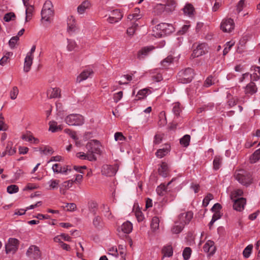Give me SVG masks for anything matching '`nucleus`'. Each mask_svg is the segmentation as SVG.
<instances>
[{
    "label": "nucleus",
    "mask_w": 260,
    "mask_h": 260,
    "mask_svg": "<svg viewBox=\"0 0 260 260\" xmlns=\"http://www.w3.org/2000/svg\"><path fill=\"white\" fill-rule=\"evenodd\" d=\"M179 81L182 83H187L191 81L193 78V71L191 68H187L182 70L178 74Z\"/></svg>",
    "instance_id": "6"
},
{
    "label": "nucleus",
    "mask_w": 260,
    "mask_h": 260,
    "mask_svg": "<svg viewBox=\"0 0 260 260\" xmlns=\"http://www.w3.org/2000/svg\"><path fill=\"white\" fill-rule=\"evenodd\" d=\"M203 250L205 252L208 253L209 255L214 254L216 251L214 242L211 240H208L203 246Z\"/></svg>",
    "instance_id": "19"
},
{
    "label": "nucleus",
    "mask_w": 260,
    "mask_h": 260,
    "mask_svg": "<svg viewBox=\"0 0 260 260\" xmlns=\"http://www.w3.org/2000/svg\"><path fill=\"white\" fill-rule=\"evenodd\" d=\"M175 179H173L171 181L169 182L166 185L164 183L161 184L156 188V192L159 196H163L168 191V186L171 184Z\"/></svg>",
    "instance_id": "26"
},
{
    "label": "nucleus",
    "mask_w": 260,
    "mask_h": 260,
    "mask_svg": "<svg viewBox=\"0 0 260 260\" xmlns=\"http://www.w3.org/2000/svg\"><path fill=\"white\" fill-rule=\"evenodd\" d=\"M193 217V213L191 211H187L180 214L178 217V221L180 224L184 226L189 223Z\"/></svg>",
    "instance_id": "11"
},
{
    "label": "nucleus",
    "mask_w": 260,
    "mask_h": 260,
    "mask_svg": "<svg viewBox=\"0 0 260 260\" xmlns=\"http://www.w3.org/2000/svg\"><path fill=\"white\" fill-rule=\"evenodd\" d=\"M101 209L105 217L109 220H112L114 219V216L112 215L110 208L107 205L105 204H102Z\"/></svg>",
    "instance_id": "27"
},
{
    "label": "nucleus",
    "mask_w": 260,
    "mask_h": 260,
    "mask_svg": "<svg viewBox=\"0 0 260 260\" xmlns=\"http://www.w3.org/2000/svg\"><path fill=\"white\" fill-rule=\"evenodd\" d=\"M159 221L158 217L156 216H154L152 218L150 226L153 232H156L158 230Z\"/></svg>",
    "instance_id": "35"
},
{
    "label": "nucleus",
    "mask_w": 260,
    "mask_h": 260,
    "mask_svg": "<svg viewBox=\"0 0 260 260\" xmlns=\"http://www.w3.org/2000/svg\"><path fill=\"white\" fill-rule=\"evenodd\" d=\"M243 194V191L241 189H237L232 192L231 194V200H236V198L241 197Z\"/></svg>",
    "instance_id": "48"
},
{
    "label": "nucleus",
    "mask_w": 260,
    "mask_h": 260,
    "mask_svg": "<svg viewBox=\"0 0 260 260\" xmlns=\"http://www.w3.org/2000/svg\"><path fill=\"white\" fill-rule=\"evenodd\" d=\"M234 202L233 208L237 211H241L246 205V199L244 198H239L236 200H232Z\"/></svg>",
    "instance_id": "17"
},
{
    "label": "nucleus",
    "mask_w": 260,
    "mask_h": 260,
    "mask_svg": "<svg viewBox=\"0 0 260 260\" xmlns=\"http://www.w3.org/2000/svg\"><path fill=\"white\" fill-rule=\"evenodd\" d=\"M140 10L138 8H136L134 13L129 14L127 16V19L132 21V26L128 27L127 29V34L129 36H132L134 34L136 30L138 27L139 23L138 22V20L141 18L142 15L140 14Z\"/></svg>",
    "instance_id": "1"
},
{
    "label": "nucleus",
    "mask_w": 260,
    "mask_h": 260,
    "mask_svg": "<svg viewBox=\"0 0 260 260\" xmlns=\"http://www.w3.org/2000/svg\"><path fill=\"white\" fill-rule=\"evenodd\" d=\"M26 7V10H25V13H26V17H25V21H28V20H30L31 19L32 12L34 11V7L30 5V6H27Z\"/></svg>",
    "instance_id": "47"
},
{
    "label": "nucleus",
    "mask_w": 260,
    "mask_h": 260,
    "mask_svg": "<svg viewBox=\"0 0 260 260\" xmlns=\"http://www.w3.org/2000/svg\"><path fill=\"white\" fill-rule=\"evenodd\" d=\"M12 55V52H7L0 59V64L2 66H5L10 60V58Z\"/></svg>",
    "instance_id": "43"
},
{
    "label": "nucleus",
    "mask_w": 260,
    "mask_h": 260,
    "mask_svg": "<svg viewBox=\"0 0 260 260\" xmlns=\"http://www.w3.org/2000/svg\"><path fill=\"white\" fill-rule=\"evenodd\" d=\"M163 138V136L162 134H157L155 135L154 140H153V143L154 144L157 145L160 143L162 141V139Z\"/></svg>",
    "instance_id": "63"
},
{
    "label": "nucleus",
    "mask_w": 260,
    "mask_h": 260,
    "mask_svg": "<svg viewBox=\"0 0 260 260\" xmlns=\"http://www.w3.org/2000/svg\"><path fill=\"white\" fill-rule=\"evenodd\" d=\"M65 121L69 125L79 126L84 123V119L81 115L72 114L66 117Z\"/></svg>",
    "instance_id": "5"
},
{
    "label": "nucleus",
    "mask_w": 260,
    "mask_h": 260,
    "mask_svg": "<svg viewBox=\"0 0 260 260\" xmlns=\"http://www.w3.org/2000/svg\"><path fill=\"white\" fill-rule=\"evenodd\" d=\"M19 40L18 36H15L12 37L9 42V44L10 47L11 48H14L15 47V45Z\"/></svg>",
    "instance_id": "62"
},
{
    "label": "nucleus",
    "mask_w": 260,
    "mask_h": 260,
    "mask_svg": "<svg viewBox=\"0 0 260 260\" xmlns=\"http://www.w3.org/2000/svg\"><path fill=\"white\" fill-rule=\"evenodd\" d=\"M234 45V43L230 41L226 43L225 47L223 51V55H225L231 50V47Z\"/></svg>",
    "instance_id": "61"
},
{
    "label": "nucleus",
    "mask_w": 260,
    "mask_h": 260,
    "mask_svg": "<svg viewBox=\"0 0 260 260\" xmlns=\"http://www.w3.org/2000/svg\"><path fill=\"white\" fill-rule=\"evenodd\" d=\"M221 29L225 32H231L235 28L234 20L230 18L223 19L220 24Z\"/></svg>",
    "instance_id": "9"
},
{
    "label": "nucleus",
    "mask_w": 260,
    "mask_h": 260,
    "mask_svg": "<svg viewBox=\"0 0 260 260\" xmlns=\"http://www.w3.org/2000/svg\"><path fill=\"white\" fill-rule=\"evenodd\" d=\"M52 169L54 173L67 174L68 172H71V169L69 166L62 167L60 164H55L53 165Z\"/></svg>",
    "instance_id": "16"
},
{
    "label": "nucleus",
    "mask_w": 260,
    "mask_h": 260,
    "mask_svg": "<svg viewBox=\"0 0 260 260\" xmlns=\"http://www.w3.org/2000/svg\"><path fill=\"white\" fill-rule=\"evenodd\" d=\"M59 183V180L56 179H51L48 182L50 188L52 189L57 188Z\"/></svg>",
    "instance_id": "57"
},
{
    "label": "nucleus",
    "mask_w": 260,
    "mask_h": 260,
    "mask_svg": "<svg viewBox=\"0 0 260 260\" xmlns=\"http://www.w3.org/2000/svg\"><path fill=\"white\" fill-rule=\"evenodd\" d=\"M19 92V90L17 87L14 86L10 91V95L12 100H15L16 99L17 95Z\"/></svg>",
    "instance_id": "58"
},
{
    "label": "nucleus",
    "mask_w": 260,
    "mask_h": 260,
    "mask_svg": "<svg viewBox=\"0 0 260 260\" xmlns=\"http://www.w3.org/2000/svg\"><path fill=\"white\" fill-rule=\"evenodd\" d=\"M168 167L167 163L163 162L158 169V173L162 177H166L168 174Z\"/></svg>",
    "instance_id": "34"
},
{
    "label": "nucleus",
    "mask_w": 260,
    "mask_h": 260,
    "mask_svg": "<svg viewBox=\"0 0 260 260\" xmlns=\"http://www.w3.org/2000/svg\"><path fill=\"white\" fill-rule=\"evenodd\" d=\"M60 129V126H58L55 121H51L49 122V131L51 132H56Z\"/></svg>",
    "instance_id": "50"
},
{
    "label": "nucleus",
    "mask_w": 260,
    "mask_h": 260,
    "mask_svg": "<svg viewBox=\"0 0 260 260\" xmlns=\"http://www.w3.org/2000/svg\"><path fill=\"white\" fill-rule=\"evenodd\" d=\"M40 151L45 155H50L53 153V149L49 146H46L44 148H41Z\"/></svg>",
    "instance_id": "56"
},
{
    "label": "nucleus",
    "mask_w": 260,
    "mask_h": 260,
    "mask_svg": "<svg viewBox=\"0 0 260 260\" xmlns=\"http://www.w3.org/2000/svg\"><path fill=\"white\" fill-rule=\"evenodd\" d=\"M253 249L252 245H248L243 250V254L244 257L248 258L252 252Z\"/></svg>",
    "instance_id": "52"
},
{
    "label": "nucleus",
    "mask_w": 260,
    "mask_h": 260,
    "mask_svg": "<svg viewBox=\"0 0 260 260\" xmlns=\"http://www.w3.org/2000/svg\"><path fill=\"white\" fill-rule=\"evenodd\" d=\"M98 205V203L93 201H90L88 202V208L90 212L96 213Z\"/></svg>",
    "instance_id": "42"
},
{
    "label": "nucleus",
    "mask_w": 260,
    "mask_h": 260,
    "mask_svg": "<svg viewBox=\"0 0 260 260\" xmlns=\"http://www.w3.org/2000/svg\"><path fill=\"white\" fill-rule=\"evenodd\" d=\"M120 228L124 233L129 234L132 231L133 224L131 222L127 221L121 225Z\"/></svg>",
    "instance_id": "32"
},
{
    "label": "nucleus",
    "mask_w": 260,
    "mask_h": 260,
    "mask_svg": "<svg viewBox=\"0 0 260 260\" xmlns=\"http://www.w3.org/2000/svg\"><path fill=\"white\" fill-rule=\"evenodd\" d=\"M235 177L236 179L243 185H249L252 182L250 174L243 170H239L236 172Z\"/></svg>",
    "instance_id": "3"
},
{
    "label": "nucleus",
    "mask_w": 260,
    "mask_h": 260,
    "mask_svg": "<svg viewBox=\"0 0 260 260\" xmlns=\"http://www.w3.org/2000/svg\"><path fill=\"white\" fill-rule=\"evenodd\" d=\"M165 4H159L156 6L157 10H160L168 13H171L175 11L177 6L176 0H161Z\"/></svg>",
    "instance_id": "4"
},
{
    "label": "nucleus",
    "mask_w": 260,
    "mask_h": 260,
    "mask_svg": "<svg viewBox=\"0 0 260 260\" xmlns=\"http://www.w3.org/2000/svg\"><path fill=\"white\" fill-rule=\"evenodd\" d=\"M174 58L172 56L169 55L161 62V66L164 68H168L171 63H173Z\"/></svg>",
    "instance_id": "37"
},
{
    "label": "nucleus",
    "mask_w": 260,
    "mask_h": 260,
    "mask_svg": "<svg viewBox=\"0 0 260 260\" xmlns=\"http://www.w3.org/2000/svg\"><path fill=\"white\" fill-rule=\"evenodd\" d=\"M184 226L182 224H180L179 221L177 220L175 222L174 225L171 229V232L172 234H178L181 232L183 230Z\"/></svg>",
    "instance_id": "33"
},
{
    "label": "nucleus",
    "mask_w": 260,
    "mask_h": 260,
    "mask_svg": "<svg viewBox=\"0 0 260 260\" xmlns=\"http://www.w3.org/2000/svg\"><path fill=\"white\" fill-rule=\"evenodd\" d=\"M99 142L97 140H93L88 142L86 145V148L87 152L92 157H96L95 154H99L100 151Z\"/></svg>",
    "instance_id": "7"
},
{
    "label": "nucleus",
    "mask_w": 260,
    "mask_h": 260,
    "mask_svg": "<svg viewBox=\"0 0 260 260\" xmlns=\"http://www.w3.org/2000/svg\"><path fill=\"white\" fill-rule=\"evenodd\" d=\"M118 170L117 164L114 165H105L102 167V173L107 176H113L115 175Z\"/></svg>",
    "instance_id": "10"
},
{
    "label": "nucleus",
    "mask_w": 260,
    "mask_h": 260,
    "mask_svg": "<svg viewBox=\"0 0 260 260\" xmlns=\"http://www.w3.org/2000/svg\"><path fill=\"white\" fill-rule=\"evenodd\" d=\"M91 6L89 1H84L77 8V12L79 14H84L86 10L90 9Z\"/></svg>",
    "instance_id": "21"
},
{
    "label": "nucleus",
    "mask_w": 260,
    "mask_h": 260,
    "mask_svg": "<svg viewBox=\"0 0 260 260\" xmlns=\"http://www.w3.org/2000/svg\"><path fill=\"white\" fill-rule=\"evenodd\" d=\"M18 240L15 238H10L5 246L6 253H14L18 248Z\"/></svg>",
    "instance_id": "12"
},
{
    "label": "nucleus",
    "mask_w": 260,
    "mask_h": 260,
    "mask_svg": "<svg viewBox=\"0 0 260 260\" xmlns=\"http://www.w3.org/2000/svg\"><path fill=\"white\" fill-rule=\"evenodd\" d=\"M22 139L28 142H32L35 144L39 143V140L35 138L31 135H24L22 136Z\"/></svg>",
    "instance_id": "44"
},
{
    "label": "nucleus",
    "mask_w": 260,
    "mask_h": 260,
    "mask_svg": "<svg viewBox=\"0 0 260 260\" xmlns=\"http://www.w3.org/2000/svg\"><path fill=\"white\" fill-rule=\"evenodd\" d=\"M154 48L151 46H146L142 48L138 52L137 57L139 59H142L146 57L150 52L153 50Z\"/></svg>",
    "instance_id": "23"
},
{
    "label": "nucleus",
    "mask_w": 260,
    "mask_h": 260,
    "mask_svg": "<svg viewBox=\"0 0 260 260\" xmlns=\"http://www.w3.org/2000/svg\"><path fill=\"white\" fill-rule=\"evenodd\" d=\"M149 91V89L148 88H144L139 90L136 95V100H139L145 98L148 94Z\"/></svg>",
    "instance_id": "41"
},
{
    "label": "nucleus",
    "mask_w": 260,
    "mask_h": 260,
    "mask_svg": "<svg viewBox=\"0 0 260 260\" xmlns=\"http://www.w3.org/2000/svg\"><path fill=\"white\" fill-rule=\"evenodd\" d=\"M7 192L10 194L16 193L19 191V187L16 185H10L7 188Z\"/></svg>",
    "instance_id": "53"
},
{
    "label": "nucleus",
    "mask_w": 260,
    "mask_h": 260,
    "mask_svg": "<svg viewBox=\"0 0 260 260\" xmlns=\"http://www.w3.org/2000/svg\"><path fill=\"white\" fill-rule=\"evenodd\" d=\"M173 112L177 116L179 115L180 112L182 111V107L180 104L178 102L175 103L173 104Z\"/></svg>",
    "instance_id": "45"
},
{
    "label": "nucleus",
    "mask_w": 260,
    "mask_h": 260,
    "mask_svg": "<svg viewBox=\"0 0 260 260\" xmlns=\"http://www.w3.org/2000/svg\"><path fill=\"white\" fill-rule=\"evenodd\" d=\"M123 17L122 14L119 10L116 9L111 12V14L107 18V21L110 23L119 22Z\"/></svg>",
    "instance_id": "13"
},
{
    "label": "nucleus",
    "mask_w": 260,
    "mask_h": 260,
    "mask_svg": "<svg viewBox=\"0 0 260 260\" xmlns=\"http://www.w3.org/2000/svg\"><path fill=\"white\" fill-rule=\"evenodd\" d=\"M15 17L14 13L10 12L6 14L4 17V20L6 22H9Z\"/></svg>",
    "instance_id": "64"
},
{
    "label": "nucleus",
    "mask_w": 260,
    "mask_h": 260,
    "mask_svg": "<svg viewBox=\"0 0 260 260\" xmlns=\"http://www.w3.org/2000/svg\"><path fill=\"white\" fill-rule=\"evenodd\" d=\"M222 159L220 156H216L213 160V168L217 170L219 169L221 166Z\"/></svg>",
    "instance_id": "51"
},
{
    "label": "nucleus",
    "mask_w": 260,
    "mask_h": 260,
    "mask_svg": "<svg viewBox=\"0 0 260 260\" xmlns=\"http://www.w3.org/2000/svg\"><path fill=\"white\" fill-rule=\"evenodd\" d=\"M213 199V195L211 193L208 194L205 198L204 199L203 201V205L205 207L208 205L209 202Z\"/></svg>",
    "instance_id": "59"
},
{
    "label": "nucleus",
    "mask_w": 260,
    "mask_h": 260,
    "mask_svg": "<svg viewBox=\"0 0 260 260\" xmlns=\"http://www.w3.org/2000/svg\"><path fill=\"white\" fill-rule=\"evenodd\" d=\"M257 88L253 82H250L245 87V93L246 94L252 95L257 92Z\"/></svg>",
    "instance_id": "25"
},
{
    "label": "nucleus",
    "mask_w": 260,
    "mask_h": 260,
    "mask_svg": "<svg viewBox=\"0 0 260 260\" xmlns=\"http://www.w3.org/2000/svg\"><path fill=\"white\" fill-rule=\"evenodd\" d=\"M5 150L8 153L9 156L13 155L16 152V148L13 146V143L11 141L7 142Z\"/></svg>",
    "instance_id": "29"
},
{
    "label": "nucleus",
    "mask_w": 260,
    "mask_h": 260,
    "mask_svg": "<svg viewBox=\"0 0 260 260\" xmlns=\"http://www.w3.org/2000/svg\"><path fill=\"white\" fill-rule=\"evenodd\" d=\"M67 49L68 51H71L74 50L77 47V44L75 41L72 40H68Z\"/></svg>",
    "instance_id": "54"
},
{
    "label": "nucleus",
    "mask_w": 260,
    "mask_h": 260,
    "mask_svg": "<svg viewBox=\"0 0 260 260\" xmlns=\"http://www.w3.org/2000/svg\"><path fill=\"white\" fill-rule=\"evenodd\" d=\"M47 96L49 99L57 98L60 96V89L58 88H50L48 89Z\"/></svg>",
    "instance_id": "24"
},
{
    "label": "nucleus",
    "mask_w": 260,
    "mask_h": 260,
    "mask_svg": "<svg viewBox=\"0 0 260 260\" xmlns=\"http://www.w3.org/2000/svg\"><path fill=\"white\" fill-rule=\"evenodd\" d=\"M254 73L250 75V78L253 81H257L260 79V67H255Z\"/></svg>",
    "instance_id": "40"
},
{
    "label": "nucleus",
    "mask_w": 260,
    "mask_h": 260,
    "mask_svg": "<svg viewBox=\"0 0 260 260\" xmlns=\"http://www.w3.org/2000/svg\"><path fill=\"white\" fill-rule=\"evenodd\" d=\"M76 156L82 160H88L89 161H95L96 159V157H92V156L89 154L83 152H80L76 154Z\"/></svg>",
    "instance_id": "31"
},
{
    "label": "nucleus",
    "mask_w": 260,
    "mask_h": 260,
    "mask_svg": "<svg viewBox=\"0 0 260 260\" xmlns=\"http://www.w3.org/2000/svg\"><path fill=\"white\" fill-rule=\"evenodd\" d=\"M191 253V249L190 247H186L183 251V256L185 260H187L190 258Z\"/></svg>",
    "instance_id": "55"
},
{
    "label": "nucleus",
    "mask_w": 260,
    "mask_h": 260,
    "mask_svg": "<svg viewBox=\"0 0 260 260\" xmlns=\"http://www.w3.org/2000/svg\"><path fill=\"white\" fill-rule=\"evenodd\" d=\"M207 49V45L205 43H202L197 46L196 49L193 51L191 54L192 58L198 57L205 53Z\"/></svg>",
    "instance_id": "15"
},
{
    "label": "nucleus",
    "mask_w": 260,
    "mask_h": 260,
    "mask_svg": "<svg viewBox=\"0 0 260 260\" xmlns=\"http://www.w3.org/2000/svg\"><path fill=\"white\" fill-rule=\"evenodd\" d=\"M156 29L160 32L155 35V37H160L162 36L170 34L173 31V27L172 24L167 23H161L156 26Z\"/></svg>",
    "instance_id": "8"
},
{
    "label": "nucleus",
    "mask_w": 260,
    "mask_h": 260,
    "mask_svg": "<svg viewBox=\"0 0 260 260\" xmlns=\"http://www.w3.org/2000/svg\"><path fill=\"white\" fill-rule=\"evenodd\" d=\"M190 140V137L188 135H185L180 140V144L184 147H187L189 145Z\"/></svg>",
    "instance_id": "49"
},
{
    "label": "nucleus",
    "mask_w": 260,
    "mask_h": 260,
    "mask_svg": "<svg viewBox=\"0 0 260 260\" xmlns=\"http://www.w3.org/2000/svg\"><path fill=\"white\" fill-rule=\"evenodd\" d=\"M26 255L34 259L39 258L40 257V252L39 248L35 245L30 246L26 252Z\"/></svg>",
    "instance_id": "14"
},
{
    "label": "nucleus",
    "mask_w": 260,
    "mask_h": 260,
    "mask_svg": "<svg viewBox=\"0 0 260 260\" xmlns=\"http://www.w3.org/2000/svg\"><path fill=\"white\" fill-rule=\"evenodd\" d=\"M33 58L34 56H30L26 55L24 59L23 67V70L25 72L27 73L30 71L32 63Z\"/></svg>",
    "instance_id": "28"
},
{
    "label": "nucleus",
    "mask_w": 260,
    "mask_h": 260,
    "mask_svg": "<svg viewBox=\"0 0 260 260\" xmlns=\"http://www.w3.org/2000/svg\"><path fill=\"white\" fill-rule=\"evenodd\" d=\"M53 15L54 10L51 1H46L41 11V19L47 22H50Z\"/></svg>",
    "instance_id": "2"
},
{
    "label": "nucleus",
    "mask_w": 260,
    "mask_h": 260,
    "mask_svg": "<svg viewBox=\"0 0 260 260\" xmlns=\"http://www.w3.org/2000/svg\"><path fill=\"white\" fill-rule=\"evenodd\" d=\"M92 225L98 230H102L104 229L105 224L103 218L98 215H95L92 219Z\"/></svg>",
    "instance_id": "18"
},
{
    "label": "nucleus",
    "mask_w": 260,
    "mask_h": 260,
    "mask_svg": "<svg viewBox=\"0 0 260 260\" xmlns=\"http://www.w3.org/2000/svg\"><path fill=\"white\" fill-rule=\"evenodd\" d=\"M68 31L69 33H73L77 30V26L76 24L75 19L73 16H70L68 18Z\"/></svg>",
    "instance_id": "20"
},
{
    "label": "nucleus",
    "mask_w": 260,
    "mask_h": 260,
    "mask_svg": "<svg viewBox=\"0 0 260 260\" xmlns=\"http://www.w3.org/2000/svg\"><path fill=\"white\" fill-rule=\"evenodd\" d=\"M260 159V148L255 150L250 156L249 160L251 163H255Z\"/></svg>",
    "instance_id": "38"
},
{
    "label": "nucleus",
    "mask_w": 260,
    "mask_h": 260,
    "mask_svg": "<svg viewBox=\"0 0 260 260\" xmlns=\"http://www.w3.org/2000/svg\"><path fill=\"white\" fill-rule=\"evenodd\" d=\"M159 120L158 121V125L160 126H162L167 124V119L166 114L164 111L161 112L159 114Z\"/></svg>",
    "instance_id": "46"
},
{
    "label": "nucleus",
    "mask_w": 260,
    "mask_h": 260,
    "mask_svg": "<svg viewBox=\"0 0 260 260\" xmlns=\"http://www.w3.org/2000/svg\"><path fill=\"white\" fill-rule=\"evenodd\" d=\"M114 139L116 141L122 142L124 140H125V138L123 136L121 133L117 132L114 134Z\"/></svg>",
    "instance_id": "60"
},
{
    "label": "nucleus",
    "mask_w": 260,
    "mask_h": 260,
    "mask_svg": "<svg viewBox=\"0 0 260 260\" xmlns=\"http://www.w3.org/2000/svg\"><path fill=\"white\" fill-rule=\"evenodd\" d=\"M170 150V146L168 145L165 146V147L157 150L156 152V156L159 158H162L169 153Z\"/></svg>",
    "instance_id": "30"
},
{
    "label": "nucleus",
    "mask_w": 260,
    "mask_h": 260,
    "mask_svg": "<svg viewBox=\"0 0 260 260\" xmlns=\"http://www.w3.org/2000/svg\"><path fill=\"white\" fill-rule=\"evenodd\" d=\"M162 252L164 254V256L169 257L172 256L173 253L172 246L170 245L164 246L162 249Z\"/></svg>",
    "instance_id": "36"
},
{
    "label": "nucleus",
    "mask_w": 260,
    "mask_h": 260,
    "mask_svg": "<svg viewBox=\"0 0 260 260\" xmlns=\"http://www.w3.org/2000/svg\"><path fill=\"white\" fill-rule=\"evenodd\" d=\"M93 72L91 69H87L82 71L77 77V81L81 82L87 79L88 77L93 74Z\"/></svg>",
    "instance_id": "22"
},
{
    "label": "nucleus",
    "mask_w": 260,
    "mask_h": 260,
    "mask_svg": "<svg viewBox=\"0 0 260 260\" xmlns=\"http://www.w3.org/2000/svg\"><path fill=\"white\" fill-rule=\"evenodd\" d=\"M184 13L190 16L193 14L194 12V8L190 4H187L183 8Z\"/></svg>",
    "instance_id": "39"
}]
</instances>
